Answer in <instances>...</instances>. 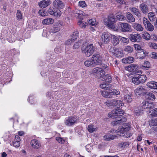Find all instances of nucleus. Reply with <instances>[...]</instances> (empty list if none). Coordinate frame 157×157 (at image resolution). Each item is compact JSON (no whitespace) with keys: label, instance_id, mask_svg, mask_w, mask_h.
<instances>
[{"label":"nucleus","instance_id":"f3484780","mask_svg":"<svg viewBox=\"0 0 157 157\" xmlns=\"http://www.w3.org/2000/svg\"><path fill=\"white\" fill-rule=\"evenodd\" d=\"M30 144L33 148L38 149L41 147L39 141L36 139L32 140L31 141Z\"/></svg>","mask_w":157,"mask_h":157},{"label":"nucleus","instance_id":"f8f14e48","mask_svg":"<svg viewBox=\"0 0 157 157\" xmlns=\"http://www.w3.org/2000/svg\"><path fill=\"white\" fill-rule=\"evenodd\" d=\"M110 52L117 57H121L124 56L122 52L119 51V49L116 47L111 48Z\"/></svg>","mask_w":157,"mask_h":157},{"label":"nucleus","instance_id":"cd10ccee","mask_svg":"<svg viewBox=\"0 0 157 157\" xmlns=\"http://www.w3.org/2000/svg\"><path fill=\"white\" fill-rule=\"evenodd\" d=\"M126 121V118L125 117H123L120 119H117V120L112 122L111 124L114 126L117 124H121V123L124 122Z\"/></svg>","mask_w":157,"mask_h":157},{"label":"nucleus","instance_id":"6e6552de","mask_svg":"<svg viewBox=\"0 0 157 157\" xmlns=\"http://www.w3.org/2000/svg\"><path fill=\"white\" fill-rule=\"evenodd\" d=\"M105 22L106 23V25L110 28L112 29L114 28V24L115 22V18L114 16L108 17L107 21L105 20Z\"/></svg>","mask_w":157,"mask_h":157},{"label":"nucleus","instance_id":"f704fd0d","mask_svg":"<svg viewBox=\"0 0 157 157\" xmlns=\"http://www.w3.org/2000/svg\"><path fill=\"white\" fill-rule=\"evenodd\" d=\"M54 22V20L52 18H47L44 19L42 21V23L44 25L52 24Z\"/></svg>","mask_w":157,"mask_h":157},{"label":"nucleus","instance_id":"39448f33","mask_svg":"<svg viewBox=\"0 0 157 157\" xmlns=\"http://www.w3.org/2000/svg\"><path fill=\"white\" fill-rule=\"evenodd\" d=\"M92 73L98 78H101L104 74L103 70L101 68L98 67L94 68L92 71Z\"/></svg>","mask_w":157,"mask_h":157},{"label":"nucleus","instance_id":"a19ab883","mask_svg":"<svg viewBox=\"0 0 157 157\" xmlns=\"http://www.w3.org/2000/svg\"><path fill=\"white\" fill-rule=\"evenodd\" d=\"M142 37L143 38L146 40H149L150 39L151 36L150 34L146 32H143Z\"/></svg>","mask_w":157,"mask_h":157},{"label":"nucleus","instance_id":"338daca9","mask_svg":"<svg viewBox=\"0 0 157 157\" xmlns=\"http://www.w3.org/2000/svg\"><path fill=\"white\" fill-rule=\"evenodd\" d=\"M150 46L154 49H157V44L155 43H151Z\"/></svg>","mask_w":157,"mask_h":157},{"label":"nucleus","instance_id":"4c0bfd02","mask_svg":"<svg viewBox=\"0 0 157 157\" xmlns=\"http://www.w3.org/2000/svg\"><path fill=\"white\" fill-rule=\"evenodd\" d=\"M111 38H112L114 45L116 46L119 43V39L115 35H111Z\"/></svg>","mask_w":157,"mask_h":157},{"label":"nucleus","instance_id":"bf43d9fd","mask_svg":"<svg viewBox=\"0 0 157 157\" xmlns=\"http://www.w3.org/2000/svg\"><path fill=\"white\" fill-rule=\"evenodd\" d=\"M78 24L81 27L84 28H85L86 26L82 21H80L78 22Z\"/></svg>","mask_w":157,"mask_h":157},{"label":"nucleus","instance_id":"e433bc0d","mask_svg":"<svg viewBox=\"0 0 157 157\" xmlns=\"http://www.w3.org/2000/svg\"><path fill=\"white\" fill-rule=\"evenodd\" d=\"M114 106H122L124 105V103L123 102L120 100H116L115 99H113Z\"/></svg>","mask_w":157,"mask_h":157},{"label":"nucleus","instance_id":"ddd939ff","mask_svg":"<svg viewBox=\"0 0 157 157\" xmlns=\"http://www.w3.org/2000/svg\"><path fill=\"white\" fill-rule=\"evenodd\" d=\"M148 52L144 50L143 49L137 52L136 54V56L137 59H144L146 56L148 55Z\"/></svg>","mask_w":157,"mask_h":157},{"label":"nucleus","instance_id":"393cba45","mask_svg":"<svg viewBox=\"0 0 157 157\" xmlns=\"http://www.w3.org/2000/svg\"><path fill=\"white\" fill-rule=\"evenodd\" d=\"M76 121L75 119L73 117H70L65 121V124L68 126H71L74 124Z\"/></svg>","mask_w":157,"mask_h":157},{"label":"nucleus","instance_id":"69168bd1","mask_svg":"<svg viewBox=\"0 0 157 157\" xmlns=\"http://www.w3.org/2000/svg\"><path fill=\"white\" fill-rule=\"evenodd\" d=\"M132 135V134L131 133H129V132H127L126 133H125L124 134L123 136L124 137H126L127 138H129Z\"/></svg>","mask_w":157,"mask_h":157},{"label":"nucleus","instance_id":"1a4fd4ad","mask_svg":"<svg viewBox=\"0 0 157 157\" xmlns=\"http://www.w3.org/2000/svg\"><path fill=\"white\" fill-rule=\"evenodd\" d=\"M143 23L146 29L149 31L152 32L154 29V27L149 21L146 18L144 17Z\"/></svg>","mask_w":157,"mask_h":157},{"label":"nucleus","instance_id":"7c9ffc66","mask_svg":"<svg viewBox=\"0 0 157 157\" xmlns=\"http://www.w3.org/2000/svg\"><path fill=\"white\" fill-rule=\"evenodd\" d=\"M130 9L138 18L141 17V14L137 8L135 7H132L130 8Z\"/></svg>","mask_w":157,"mask_h":157},{"label":"nucleus","instance_id":"6ab92c4d","mask_svg":"<svg viewBox=\"0 0 157 157\" xmlns=\"http://www.w3.org/2000/svg\"><path fill=\"white\" fill-rule=\"evenodd\" d=\"M125 19L126 21L128 23L134 22L135 21V19L133 15L130 12L126 13Z\"/></svg>","mask_w":157,"mask_h":157},{"label":"nucleus","instance_id":"f03ea898","mask_svg":"<svg viewBox=\"0 0 157 157\" xmlns=\"http://www.w3.org/2000/svg\"><path fill=\"white\" fill-rule=\"evenodd\" d=\"M147 79V77L145 75H141L133 77L132 78V80L133 83L136 85H137L141 83H144Z\"/></svg>","mask_w":157,"mask_h":157},{"label":"nucleus","instance_id":"3c124183","mask_svg":"<svg viewBox=\"0 0 157 157\" xmlns=\"http://www.w3.org/2000/svg\"><path fill=\"white\" fill-rule=\"evenodd\" d=\"M128 144L127 142H122L118 144V146L124 148L128 146Z\"/></svg>","mask_w":157,"mask_h":157},{"label":"nucleus","instance_id":"2eb2a0df","mask_svg":"<svg viewBox=\"0 0 157 157\" xmlns=\"http://www.w3.org/2000/svg\"><path fill=\"white\" fill-rule=\"evenodd\" d=\"M110 38L109 34L106 33H103L101 36L102 41L104 43H108L109 42Z\"/></svg>","mask_w":157,"mask_h":157},{"label":"nucleus","instance_id":"c756f323","mask_svg":"<svg viewBox=\"0 0 157 157\" xmlns=\"http://www.w3.org/2000/svg\"><path fill=\"white\" fill-rule=\"evenodd\" d=\"M132 27L134 29L138 31H142L144 29L142 25L139 23H134L132 25Z\"/></svg>","mask_w":157,"mask_h":157},{"label":"nucleus","instance_id":"c03bdc74","mask_svg":"<svg viewBox=\"0 0 157 157\" xmlns=\"http://www.w3.org/2000/svg\"><path fill=\"white\" fill-rule=\"evenodd\" d=\"M124 101L126 102H130L132 101L131 96L129 94H126L124 95Z\"/></svg>","mask_w":157,"mask_h":157},{"label":"nucleus","instance_id":"bb28decb","mask_svg":"<svg viewBox=\"0 0 157 157\" xmlns=\"http://www.w3.org/2000/svg\"><path fill=\"white\" fill-rule=\"evenodd\" d=\"M101 78L102 80L109 83L110 82L112 81L111 76L109 74H103Z\"/></svg>","mask_w":157,"mask_h":157},{"label":"nucleus","instance_id":"7ed1b4c3","mask_svg":"<svg viewBox=\"0 0 157 157\" xmlns=\"http://www.w3.org/2000/svg\"><path fill=\"white\" fill-rule=\"evenodd\" d=\"M118 29L122 32H130L132 31L131 26L127 23L120 22L117 24Z\"/></svg>","mask_w":157,"mask_h":157},{"label":"nucleus","instance_id":"2f4dec72","mask_svg":"<svg viewBox=\"0 0 157 157\" xmlns=\"http://www.w3.org/2000/svg\"><path fill=\"white\" fill-rule=\"evenodd\" d=\"M111 85L104 82L101 83L100 85V88L105 90L109 89L111 87Z\"/></svg>","mask_w":157,"mask_h":157},{"label":"nucleus","instance_id":"774afa93","mask_svg":"<svg viewBox=\"0 0 157 157\" xmlns=\"http://www.w3.org/2000/svg\"><path fill=\"white\" fill-rule=\"evenodd\" d=\"M151 56L152 58L155 59H157V54L156 53L153 52L151 54Z\"/></svg>","mask_w":157,"mask_h":157},{"label":"nucleus","instance_id":"9d476101","mask_svg":"<svg viewBox=\"0 0 157 157\" xmlns=\"http://www.w3.org/2000/svg\"><path fill=\"white\" fill-rule=\"evenodd\" d=\"M138 67L136 65L134 64H131L126 67V69L128 71L135 72V73H141V71H138Z\"/></svg>","mask_w":157,"mask_h":157},{"label":"nucleus","instance_id":"5fc2aeb1","mask_svg":"<svg viewBox=\"0 0 157 157\" xmlns=\"http://www.w3.org/2000/svg\"><path fill=\"white\" fill-rule=\"evenodd\" d=\"M16 17L18 20L21 19L22 18L21 13L19 10H17Z\"/></svg>","mask_w":157,"mask_h":157},{"label":"nucleus","instance_id":"09e8293b","mask_svg":"<svg viewBox=\"0 0 157 157\" xmlns=\"http://www.w3.org/2000/svg\"><path fill=\"white\" fill-rule=\"evenodd\" d=\"M149 125L151 127L157 126V118L149 122Z\"/></svg>","mask_w":157,"mask_h":157},{"label":"nucleus","instance_id":"9b49d317","mask_svg":"<svg viewBox=\"0 0 157 157\" xmlns=\"http://www.w3.org/2000/svg\"><path fill=\"white\" fill-rule=\"evenodd\" d=\"M63 25V23L60 21H58L55 23L53 27L51 29V32L53 33L58 32L59 31Z\"/></svg>","mask_w":157,"mask_h":157},{"label":"nucleus","instance_id":"b1692460","mask_svg":"<svg viewBox=\"0 0 157 157\" xmlns=\"http://www.w3.org/2000/svg\"><path fill=\"white\" fill-rule=\"evenodd\" d=\"M140 8L144 14H146L149 12L148 8L147 5L144 3L141 4L140 6Z\"/></svg>","mask_w":157,"mask_h":157},{"label":"nucleus","instance_id":"e2e57ef3","mask_svg":"<svg viewBox=\"0 0 157 157\" xmlns=\"http://www.w3.org/2000/svg\"><path fill=\"white\" fill-rule=\"evenodd\" d=\"M13 145L15 147H18L20 145L19 142L13 141Z\"/></svg>","mask_w":157,"mask_h":157},{"label":"nucleus","instance_id":"052dcab7","mask_svg":"<svg viewBox=\"0 0 157 157\" xmlns=\"http://www.w3.org/2000/svg\"><path fill=\"white\" fill-rule=\"evenodd\" d=\"M127 59L128 63H131L134 60V58L133 57H128L127 58Z\"/></svg>","mask_w":157,"mask_h":157},{"label":"nucleus","instance_id":"20e7f679","mask_svg":"<svg viewBox=\"0 0 157 157\" xmlns=\"http://www.w3.org/2000/svg\"><path fill=\"white\" fill-rule=\"evenodd\" d=\"M124 113V111L123 110L120 109H117L113 110L111 113H108L109 116L113 118H118V116H121Z\"/></svg>","mask_w":157,"mask_h":157},{"label":"nucleus","instance_id":"a878e982","mask_svg":"<svg viewBox=\"0 0 157 157\" xmlns=\"http://www.w3.org/2000/svg\"><path fill=\"white\" fill-rule=\"evenodd\" d=\"M85 65L88 67H93L95 66V65L92 59H88L85 61L84 62Z\"/></svg>","mask_w":157,"mask_h":157},{"label":"nucleus","instance_id":"0e129e2a","mask_svg":"<svg viewBox=\"0 0 157 157\" xmlns=\"http://www.w3.org/2000/svg\"><path fill=\"white\" fill-rule=\"evenodd\" d=\"M79 42L75 43L73 46V48L75 49L78 48L79 47Z\"/></svg>","mask_w":157,"mask_h":157},{"label":"nucleus","instance_id":"4be33fe9","mask_svg":"<svg viewBox=\"0 0 157 157\" xmlns=\"http://www.w3.org/2000/svg\"><path fill=\"white\" fill-rule=\"evenodd\" d=\"M125 128H118L117 129H113L112 128L109 131L110 133H116L117 135H119L120 136H121V134H123L124 132V129Z\"/></svg>","mask_w":157,"mask_h":157},{"label":"nucleus","instance_id":"423d86ee","mask_svg":"<svg viewBox=\"0 0 157 157\" xmlns=\"http://www.w3.org/2000/svg\"><path fill=\"white\" fill-rule=\"evenodd\" d=\"M48 13L51 15L56 17H59L61 15V11L59 9L53 7H51L48 11Z\"/></svg>","mask_w":157,"mask_h":157},{"label":"nucleus","instance_id":"a18cd8bd","mask_svg":"<svg viewBox=\"0 0 157 157\" xmlns=\"http://www.w3.org/2000/svg\"><path fill=\"white\" fill-rule=\"evenodd\" d=\"M143 69L145 68L146 70L148 69L150 67V64L147 61H145L143 64Z\"/></svg>","mask_w":157,"mask_h":157},{"label":"nucleus","instance_id":"8fccbe9b","mask_svg":"<svg viewBox=\"0 0 157 157\" xmlns=\"http://www.w3.org/2000/svg\"><path fill=\"white\" fill-rule=\"evenodd\" d=\"M119 39L121 41L124 43H128L129 41L128 38L122 36H119Z\"/></svg>","mask_w":157,"mask_h":157},{"label":"nucleus","instance_id":"c9c22d12","mask_svg":"<svg viewBox=\"0 0 157 157\" xmlns=\"http://www.w3.org/2000/svg\"><path fill=\"white\" fill-rule=\"evenodd\" d=\"M146 98L148 99L153 100L155 99V95L152 93L148 92L146 93Z\"/></svg>","mask_w":157,"mask_h":157},{"label":"nucleus","instance_id":"f257e3e1","mask_svg":"<svg viewBox=\"0 0 157 157\" xmlns=\"http://www.w3.org/2000/svg\"><path fill=\"white\" fill-rule=\"evenodd\" d=\"M96 49L95 46L93 44H90L86 47L83 46L81 48L82 53L87 57L91 56L95 52Z\"/></svg>","mask_w":157,"mask_h":157},{"label":"nucleus","instance_id":"72a5a7b5","mask_svg":"<svg viewBox=\"0 0 157 157\" xmlns=\"http://www.w3.org/2000/svg\"><path fill=\"white\" fill-rule=\"evenodd\" d=\"M116 15V19L117 20L122 21L125 19V17L120 12L117 13Z\"/></svg>","mask_w":157,"mask_h":157},{"label":"nucleus","instance_id":"603ef678","mask_svg":"<svg viewBox=\"0 0 157 157\" xmlns=\"http://www.w3.org/2000/svg\"><path fill=\"white\" fill-rule=\"evenodd\" d=\"M125 51L128 52L129 53H131L133 51V48L132 47L129 46L126 47L124 49Z\"/></svg>","mask_w":157,"mask_h":157},{"label":"nucleus","instance_id":"58836bf2","mask_svg":"<svg viewBox=\"0 0 157 157\" xmlns=\"http://www.w3.org/2000/svg\"><path fill=\"white\" fill-rule=\"evenodd\" d=\"M142 109H141V107L136 108L135 109V113L136 116H139L143 114V110Z\"/></svg>","mask_w":157,"mask_h":157},{"label":"nucleus","instance_id":"de8ad7c7","mask_svg":"<svg viewBox=\"0 0 157 157\" xmlns=\"http://www.w3.org/2000/svg\"><path fill=\"white\" fill-rule=\"evenodd\" d=\"M111 92L113 96V95L117 96L120 94V92L119 90L113 89L111 90Z\"/></svg>","mask_w":157,"mask_h":157},{"label":"nucleus","instance_id":"49530a36","mask_svg":"<svg viewBox=\"0 0 157 157\" xmlns=\"http://www.w3.org/2000/svg\"><path fill=\"white\" fill-rule=\"evenodd\" d=\"M113 101V99L111 101H107L105 103V104L109 107L112 108V107L114 106Z\"/></svg>","mask_w":157,"mask_h":157},{"label":"nucleus","instance_id":"dca6fc26","mask_svg":"<svg viewBox=\"0 0 157 157\" xmlns=\"http://www.w3.org/2000/svg\"><path fill=\"white\" fill-rule=\"evenodd\" d=\"M53 6L59 9L63 8L64 6V3L60 0H55L53 2Z\"/></svg>","mask_w":157,"mask_h":157},{"label":"nucleus","instance_id":"680f3d73","mask_svg":"<svg viewBox=\"0 0 157 157\" xmlns=\"http://www.w3.org/2000/svg\"><path fill=\"white\" fill-rule=\"evenodd\" d=\"M86 149L87 151L90 152V151L92 149V147L90 146V144H88L86 146Z\"/></svg>","mask_w":157,"mask_h":157},{"label":"nucleus","instance_id":"4d7b16f0","mask_svg":"<svg viewBox=\"0 0 157 157\" xmlns=\"http://www.w3.org/2000/svg\"><path fill=\"white\" fill-rule=\"evenodd\" d=\"M133 46L137 52H138L143 49L141 48V46L139 44H135L133 45Z\"/></svg>","mask_w":157,"mask_h":157},{"label":"nucleus","instance_id":"5701e85b","mask_svg":"<svg viewBox=\"0 0 157 157\" xmlns=\"http://www.w3.org/2000/svg\"><path fill=\"white\" fill-rule=\"evenodd\" d=\"M153 106L152 103H149L146 101H143L141 104V107L143 109H152Z\"/></svg>","mask_w":157,"mask_h":157},{"label":"nucleus","instance_id":"ea45409f","mask_svg":"<svg viewBox=\"0 0 157 157\" xmlns=\"http://www.w3.org/2000/svg\"><path fill=\"white\" fill-rule=\"evenodd\" d=\"M78 36V32L76 31L73 33L71 35V38L70 40L71 41H74L76 40Z\"/></svg>","mask_w":157,"mask_h":157},{"label":"nucleus","instance_id":"6e6d98bb","mask_svg":"<svg viewBox=\"0 0 157 157\" xmlns=\"http://www.w3.org/2000/svg\"><path fill=\"white\" fill-rule=\"evenodd\" d=\"M56 140L60 144H63L65 140L64 139L60 137H58L56 138Z\"/></svg>","mask_w":157,"mask_h":157},{"label":"nucleus","instance_id":"4468645a","mask_svg":"<svg viewBox=\"0 0 157 157\" xmlns=\"http://www.w3.org/2000/svg\"><path fill=\"white\" fill-rule=\"evenodd\" d=\"M129 39L133 42H140L141 39V37L139 34H130L129 36Z\"/></svg>","mask_w":157,"mask_h":157},{"label":"nucleus","instance_id":"0eeeda50","mask_svg":"<svg viewBox=\"0 0 157 157\" xmlns=\"http://www.w3.org/2000/svg\"><path fill=\"white\" fill-rule=\"evenodd\" d=\"M94 63L96 66L101 63L102 60V56L99 54L95 53L91 57Z\"/></svg>","mask_w":157,"mask_h":157},{"label":"nucleus","instance_id":"13d9d810","mask_svg":"<svg viewBox=\"0 0 157 157\" xmlns=\"http://www.w3.org/2000/svg\"><path fill=\"white\" fill-rule=\"evenodd\" d=\"M78 6L81 7H84L86 6L85 2L84 1H80L78 4Z\"/></svg>","mask_w":157,"mask_h":157},{"label":"nucleus","instance_id":"864d4df0","mask_svg":"<svg viewBox=\"0 0 157 157\" xmlns=\"http://www.w3.org/2000/svg\"><path fill=\"white\" fill-rule=\"evenodd\" d=\"M10 136L9 132H8L5 133L3 136L4 140L5 141H7L9 139Z\"/></svg>","mask_w":157,"mask_h":157},{"label":"nucleus","instance_id":"c85d7f7f","mask_svg":"<svg viewBox=\"0 0 157 157\" xmlns=\"http://www.w3.org/2000/svg\"><path fill=\"white\" fill-rule=\"evenodd\" d=\"M101 94L105 98H112L113 95L111 92V90L108 92L106 91H103L101 92Z\"/></svg>","mask_w":157,"mask_h":157},{"label":"nucleus","instance_id":"473e14b6","mask_svg":"<svg viewBox=\"0 0 157 157\" xmlns=\"http://www.w3.org/2000/svg\"><path fill=\"white\" fill-rule=\"evenodd\" d=\"M117 136L113 135H106L103 136L104 139L105 140L109 141L114 139Z\"/></svg>","mask_w":157,"mask_h":157},{"label":"nucleus","instance_id":"412c9836","mask_svg":"<svg viewBox=\"0 0 157 157\" xmlns=\"http://www.w3.org/2000/svg\"><path fill=\"white\" fill-rule=\"evenodd\" d=\"M146 90L143 86H139L135 90V93L136 95H140L141 94L146 93Z\"/></svg>","mask_w":157,"mask_h":157},{"label":"nucleus","instance_id":"aec40b11","mask_svg":"<svg viewBox=\"0 0 157 157\" xmlns=\"http://www.w3.org/2000/svg\"><path fill=\"white\" fill-rule=\"evenodd\" d=\"M51 4V1L49 0H43L39 3V7L42 8H45Z\"/></svg>","mask_w":157,"mask_h":157},{"label":"nucleus","instance_id":"79ce46f5","mask_svg":"<svg viewBox=\"0 0 157 157\" xmlns=\"http://www.w3.org/2000/svg\"><path fill=\"white\" fill-rule=\"evenodd\" d=\"M148 17L150 20L151 21H155V13L153 12H150L148 14Z\"/></svg>","mask_w":157,"mask_h":157},{"label":"nucleus","instance_id":"a211bd4d","mask_svg":"<svg viewBox=\"0 0 157 157\" xmlns=\"http://www.w3.org/2000/svg\"><path fill=\"white\" fill-rule=\"evenodd\" d=\"M146 85L149 88L154 89L155 92L157 93V82L150 81L148 82Z\"/></svg>","mask_w":157,"mask_h":157},{"label":"nucleus","instance_id":"37998d69","mask_svg":"<svg viewBox=\"0 0 157 157\" xmlns=\"http://www.w3.org/2000/svg\"><path fill=\"white\" fill-rule=\"evenodd\" d=\"M152 112L150 111L148 113V115L151 117L157 116V108L154 109V110H152Z\"/></svg>","mask_w":157,"mask_h":157}]
</instances>
